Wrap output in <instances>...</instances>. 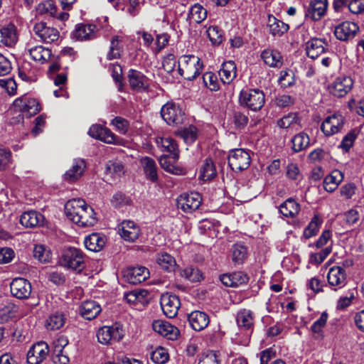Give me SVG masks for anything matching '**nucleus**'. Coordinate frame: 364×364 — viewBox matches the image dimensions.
<instances>
[{"label": "nucleus", "mask_w": 364, "mask_h": 364, "mask_svg": "<svg viewBox=\"0 0 364 364\" xmlns=\"http://www.w3.org/2000/svg\"><path fill=\"white\" fill-rule=\"evenodd\" d=\"M85 167L84 160H75L71 168L68 170L65 173V179L71 182L77 181L82 175Z\"/></svg>", "instance_id": "obj_33"}, {"label": "nucleus", "mask_w": 364, "mask_h": 364, "mask_svg": "<svg viewBox=\"0 0 364 364\" xmlns=\"http://www.w3.org/2000/svg\"><path fill=\"white\" fill-rule=\"evenodd\" d=\"M215 175L216 170L213 161L210 159H205L204 164L200 168V177L203 181H208L214 178Z\"/></svg>", "instance_id": "obj_48"}, {"label": "nucleus", "mask_w": 364, "mask_h": 364, "mask_svg": "<svg viewBox=\"0 0 364 364\" xmlns=\"http://www.w3.org/2000/svg\"><path fill=\"white\" fill-rule=\"evenodd\" d=\"M98 140H100L107 144H121L122 141H123L122 139L116 136V135L107 127L104 128Z\"/></svg>", "instance_id": "obj_56"}, {"label": "nucleus", "mask_w": 364, "mask_h": 364, "mask_svg": "<svg viewBox=\"0 0 364 364\" xmlns=\"http://www.w3.org/2000/svg\"><path fill=\"white\" fill-rule=\"evenodd\" d=\"M13 105L27 117L36 114L41 110L39 102L33 98L19 97L14 102Z\"/></svg>", "instance_id": "obj_12"}, {"label": "nucleus", "mask_w": 364, "mask_h": 364, "mask_svg": "<svg viewBox=\"0 0 364 364\" xmlns=\"http://www.w3.org/2000/svg\"><path fill=\"white\" fill-rule=\"evenodd\" d=\"M16 306L9 303L6 305H5L4 307L0 309V318L2 321H6L10 318H12L15 316V314L16 313Z\"/></svg>", "instance_id": "obj_60"}, {"label": "nucleus", "mask_w": 364, "mask_h": 364, "mask_svg": "<svg viewBox=\"0 0 364 364\" xmlns=\"http://www.w3.org/2000/svg\"><path fill=\"white\" fill-rule=\"evenodd\" d=\"M102 309L100 304L92 300L83 301L79 306V314L87 320L95 318L101 312Z\"/></svg>", "instance_id": "obj_24"}, {"label": "nucleus", "mask_w": 364, "mask_h": 364, "mask_svg": "<svg viewBox=\"0 0 364 364\" xmlns=\"http://www.w3.org/2000/svg\"><path fill=\"white\" fill-rule=\"evenodd\" d=\"M33 257L37 259L40 262L46 263L51 259V253L43 245H36L33 248Z\"/></svg>", "instance_id": "obj_49"}, {"label": "nucleus", "mask_w": 364, "mask_h": 364, "mask_svg": "<svg viewBox=\"0 0 364 364\" xmlns=\"http://www.w3.org/2000/svg\"><path fill=\"white\" fill-rule=\"evenodd\" d=\"M218 351L207 350L201 354L198 364H220Z\"/></svg>", "instance_id": "obj_55"}, {"label": "nucleus", "mask_w": 364, "mask_h": 364, "mask_svg": "<svg viewBox=\"0 0 364 364\" xmlns=\"http://www.w3.org/2000/svg\"><path fill=\"white\" fill-rule=\"evenodd\" d=\"M231 252L232 260L235 264H241L247 257V248L242 244H235Z\"/></svg>", "instance_id": "obj_40"}, {"label": "nucleus", "mask_w": 364, "mask_h": 364, "mask_svg": "<svg viewBox=\"0 0 364 364\" xmlns=\"http://www.w3.org/2000/svg\"><path fill=\"white\" fill-rule=\"evenodd\" d=\"M65 213L69 220L81 227L92 226L97 221L94 209L80 198L68 200Z\"/></svg>", "instance_id": "obj_1"}, {"label": "nucleus", "mask_w": 364, "mask_h": 364, "mask_svg": "<svg viewBox=\"0 0 364 364\" xmlns=\"http://www.w3.org/2000/svg\"><path fill=\"white\" fill-rule=\"evenodd\" d=\"M37 11L41 14H49L54 16L56 13V7L53 0H46L38 5Z\"/></svg>", "instance_id": "obj_57"}, {"label": "nucleus", "mask_w": 364, "mask_h": 364, "mask_svg": "<svg viewBox=\"0 0 364 364\" xmlns=\"http://www.w3.org/2000/svg\"><path fill=\"white\" fill-rule=\"evenodd\" d=\"M141 164L146 174V178L152 182H156L158 180L156 164L154 159L145 156L141 158Z\"/></svg>", "instance_id": "obj_34"}, {"label": "nucleus", "mask_w": 364, "mask_h": 364, "mask_svg": "<svg viewBox=\"0 0 364 364\" xmlns=\"http://www.w3.org/2000/svg\"><path fill=\"white\" fill-rule=\"evenodd\" d=\"M251 162L250 154L242 149H236L230 151L228 165L234 171H242L247 169Z\"/></svg>", "instance_id": "obj_6"}, {"label": "nucleus", "mask_w": 364, "mask_h": 364, "mask_svg": "<svg viewBox=\"0 0 364 364\" xmlns=\"http://www.w3.org/2000/svg\"><path fill=\"white\" fill-rule=\"evenodd\" d=\"M44 216L39 212L31 210L23 213L20 218V223L26 228L41 225L44 222Z\"/></svg>", "instance_id": "obj_29"}, {"label": "nucleus", "mask_w": 364, "mask_h": 364, "mask_svg": "<svg viewBox=\"0 0 364 364\" xmlns=\"http://www.w3.org/2000/svg\"><path fill=\"white\" fill-rule=\"evenodd\" d=\"M269 29L273 36H282L289 30V25L277 19L275 17L269 18Z\"/></svg>", "instance_id": "obj_42"}, {"label": "nucleus", "mask_w": 364, "mask_h": 364, "mask_svg": "<svg viewBox=\"0 0 364 364\" xmlns=\"http://www.w3.org/2000/svg\"><path fill=\"white\" fill-rule=\"evenodd\" d=\"M18 41L16 28L14 24L0 26V46L13 47Z\"/></svg>", "instance_id": "obj_21"}, {"label": "nucleus", "mask_w": 364, "mask_h": 364, "mask_svg": "<svg viewBox=\"0 0 364 364\" xmlns=\"http://www.w3.org/2000/svg\"><path fill=\"white\" fill-rule=\"evenodd\" d=\"M278 82L282 88L290 87L295 84L294 74L291 70H282Z\"/></svg>", "instance_id": "obj_51"}, {"label": "nucleus", "mask_w": 364, "mask_h": 364, "mask_svg": "<svg viewBox=\"0 0 364 364\" xmlns=\"http://www.w3.org/2000/svg\"><path fill=\"white\" fill-rule=\"evenodd\" d=\"M124 277L129 284H137L149 277V271L144 267H130L126 270Z\"/></svg>", "instance_id": "obj_20"}, {"label": "nucleus", "mask_w": 364, "mask_h": 364, "mask_svg": "<svg viewBox=\"0 0 364 364\" xmlns=\"http://www.w3.org/2000/svg\"><path fill=\"white\" fill-rule=\"evenodd\" d=\"M0 87L4 89L9 95L16 93L17 84L13 78L0 80Z\"/></svg>", "instance_id": "obj_62"}, {"label": "nucleus", "mask_w": 364, "mask_h": 364, "mask_svg": "<svg viewBox=\"0 0 364 364\" xmlns=\"http://www.w3.org/2000/svg\"><path fill=\"white\" fill-rule=\"evenodd\" d=\"M327 279L331 287L341 288L346 284V273L343 267L334 266L330 268Z\"/></svg>", "instance_id": "obj_26"}, {"label": "nucleus", "mask_w": 364, "mask_h": 364, "mask_svg": "<svg viewBox=\"0 0 364 364\" xmlns=\"http://www.w3.org/2000/svg\"><path fill=\"white\" fill-rule=\"evenodd\" d=\"M358 29L359 27L356 23L345 21L335 27L334 35L337 39L346 41L354 38Z\"/></svg>", "instance_id": "obj_15"}, {"label": "nucleus", "mask_w": 364, "mask_h": 364, "mask_svg": "<svg viewBox=\"0 0 364 364\" xmlns=\"http://www.w3.org/2000/svg\"><path fill=\"white\" fill-rule=\"evenodd\" d=\"M239 100L242 105L252 111H258L264 105V93L259 89L242 90L240 93Z\"/></svg>", "instance_id": "obj_4"}, {"label": "nucleus", "mask_w": 364, "mask_h": 364, "mask_svg": "<svg viewBox=\"0 0 364 364\" xmlns=\"http://www.w3.org/2000/svg\"><path fill=\"white\" fill-rule=\"evenodd\" d=\"M158 147L161 149L163 151H167L170 154L173 152H178V145L176 141L171 137H159L156 140Z\"/></svg>", "instance_id": "obj_43"}, {"label": "nucleus", "mask_w": 364, "mask_h": 364, "mask_svg": "<svg viewBox=\"0 0 364 364\" xmlns=\"http://www.w3.org/2000/svg\"><path fill=\"white\" fill-rule=\"evenodd\" d=\"M342 180V173L338 170H335L324 178L323 188L326 191L332 192L336 189Z\"/></svg>", "instance_id": "obj_38"}, {"label": "nucleus", "mask_w": 364, "mask_h": 364, "mask_svg": "<svg viewBox=\"0 0 364 364\" xmlns=\"http://www.w3.org/2000/svg\"><path fill=\"white\" fill-rule=\"evenodd\" d=\"M345 119L340 114H333L327 117L321 125V129L326 136H332L341 131Z\"/></svg>", "instance_id": "obj_10"}, {"label": "nucleus", "mask_w": 364, "mask_h": 364, "mask_svg": "<svg viewBox=\"0 0 364 364\" xmlns=\"http://www.w3.org/2000/svg\"><path fill=\"white\" fill-rule=\"evenodd\" d=\"M180 275L191 282H196L203 279V274L198 268L191 266L180 270Z\"/></svg>", "instance_id": "obj_46"}, {"label": "nucleus", "mask_w": 364, "mask_h": 364, "mask_svg": "<svg viewBox=\"0 0 364 364\" xmlns=\"http://www.w3.org/2000/svg\"><path fill=\"white\" fill-rule=\"evenodd\" d=\"M178 157V152H173V154L169 155H164L159 159L160 165L167 172L177 175L181 174L182 169L176 165Z\"/></svg>", "instance_id": "obj_28"}, {"label": "nucleus", "mask_w": 364, "mask_h": 364, "mask_svg": "<svg viewBox=\"0 0 364 364\" xmlns=\"http://www.w3.org/2000/svg\"><path fill=\"white\" fill-rule=\"evenodd\" d=\"M11 294L18 299H26L31 294V284L24 278H15L10 284Z\"/></svg>", "instance_id": "obj_14"}, {"label": "nucleus", "mask_w": 364, "mask_h": 364, "mask_svg": "<svg viewBox=\"0 0 364 364\" xmlns=\"http://www.w3.org/2000/svg\"><path fill=\"white\" fill-rule=\"evenodd\" d=\"M85 247L92 252L100 251L105 245V239L97 233H92L85 237Z\"/></svg>", "instance_id": "obj_36"}, {"label": "nucleus", "mask_w": 364, "mask_h": 364, "mask_svg": "<svg viewBox=\"0 0 364 364\" xmlns=\"http://www.w3.org/2000/svg\"><path fill=\"white\" fill-rule=\"evenodd\" d=\"M119 232L124 240L133 242L139 238L141 231L134 221L124 220L121 223Z\"/></svg>", "instance_id": "obj_18"}, {"label": "nucleus", "mask_w": 364, "mask_h": 364, "mask_svg": "<svg viewBox=\"0 0 364 364\" xmlns=\"http://www.w3.org/2000/svg\"><path fill=\"white\" fill-rule=\"evenodd\" d=\"M353 85V80L350 76L341 75L329 84L328 89L332 95L343 97L352 90Z\"/></svg>", "instance_id": "obj_7"}, {"label": "nucleus", "mask_w": 364, "mask_h": 364, "mask_svg": "<svg viewBox=\"0 0 364 364\" xmlns=\"http://www.w3.org/2000/svg\"><path fill=\"white\" fill-rule=\"evenodd\" d=\"M207 34L213 44L219 45L222 43L223 39V31L218 27L210 26L207 30Z\"/></svg>", "instance_id": "obj_59"}, {"label": "nucleus", "mask_w": 364, "mask_h": 364, "mask_svg": "<svg viewBox=\"0 0 364 364\" xmlns=\"http://www.w3.org/2000/svg\"><path fill=\"white\" fill-rule=\"evenodd\" d=\"M147 294L148 291L146 290H134L125 294L124 299L129 304H137L142 303Z\"/></svg>", "instance_id": "obj_52"}, {"label": "nucleus", "mask_w": 364, "mask_h": 364, "mask_svg": "<svg viewBox=\"0 0 364 364\" xmlns=\"http://www.w3.org/2000/svg\"><path fill=\"white\" fill-rule=\"evenodd\" d=\"M322 223V220L318 215H314L309 223L308 226L304 229V237L309 239L316 235Z\"/></svg>", "instance_id": "obj_50"}, {"label": "nucleus", "mask_w": 364, "mask_h": 364, "mask_svg": "<svg viewBox=\"0 0 364 364\" xmlns=\"http://www.w3.org/2000/svg\"><path fill=\"white\" fill-rule=\"evenodd\" d=\"M297 114L296 113H289L283 117L277 122V125L282 129H287L292 124L297 122Z\"/></svg>", "instance_id": "obj_64"}, {"label": "nucleus", "mask_w": 364, "mask_h": 364, "mask_svg": "<svg viewBox=\"0 0 364 364\" xmlns=\"http://www.w3.org/2000/svg\"><path fill=\"white\" fill-rule=\"evenodd\" d=\"M327 7V0H311L305 16L318 21L326 14Z\"/></svg>", "instance_id": "obj_23"}, {"label": "nucleus", "mask_w": 364, "mask_h": 364, "mask_svg": "<svg viewBox=\"0 0 364 364\" xmlns=\"http://www.w3.org/2000/svg\"><path fill=\"white\" fill-rule=\"evenodd\" d=\"M203 82L207 87L210 90L216 91L219 90V82L217 76L212 72H207L203 75Z\"/></svg>", "instance_id": "obj_58"}, {"label": "nucleus", "mask_w": 364, "mask_h": 364, "mask_svg": "<svg viewBox=\"0 0 364 364\" xmlns=\"http://www.w3.org/2000/svg\"><path fill=\"white\" fill-rule=\"evenodd\" d=\"M181 136L186 143L191 144L197 138V129L194 126H190L181 132Z\"/></svg>", "instance_id": "obj_63"}, {"label": "nucleus", "mask_w": 364, "mask_h": 364, "mask_svg": "<svg viewBox=\"0 0 364 364\" xmlns=\"http://www.w3.org/2000/svg\"><path fill=\"white\" fill-rule=\"evenodd\" d=\"M160 304L164 315L172 318L177 315L181 302L176 295L165 293L161 296Z\"/></svg>", "instance_id": "obj_9"}, {"label": "nucleus", "mask_w": 364, "mask_h": 364, "mask_svg": "<svg viewBox=\"0 0 364 364\" xmlns=\"http://www.w3.org/2000/svg\"><path fill=\"white\" fill-rule=\"evenodd\" d=\"M111 124L114 126L117 130L123 134H126L129 128V121L121 117H114L112 120Z\"/></svg>", "instance_id": "obj_61"}, {"label": "nucleus", "mask_w": 364, "mask_h": 364, "mask_svg": "<svg viewBox=\"0 0 364 364\" xmlns=\"http://www.w3.org/2000/svg\"><path fill=\"white\" fill-rule=\"evenodd\" d=\"M189 18L197 23L202 22L207 17V11L198 4L191 6L189 13Z\"/></svg>", "instance_id": "obj_47"}, {"label": "nucleus", "mask_w": 364, "mask_h": 364, "mask_svg": "<svg viewBox=\"0 0 364 364\" xmlns=\"http://www.w3.org/2000/svg\"><path fill=\"white\" fill-rule=\"evenodd\" d=\"M261 58L264 63L270 67L279 68L283 64L281 53L276 50L266 49L261 53Z\"/></svg>", "instance_id": "obj_30"}, {"label": "nucleus", "mask_w": 364, "mask_h": 364, "mask_svg": "<svg viewBox=\"0 0 364 364\" xmlns=\"http://www.w3.org/2000/svg\"><path fill=\"white\" fill-rule=\"evenodd\" d=\"M156 262L164 270L171 272H174L176 267V259L168 253H162L158 255Z\"/></svg>", "instance_id": "obj_41"}, {"label": "nucleus", "mask_w": 364, "mask_h": 364, "mask_svg": "<svg viewBox=\"0 0 364 364\" xmlns=\"http://www.w3.org/2000/svg\"><path fill=\"white\" fill-rule=\"evenodd\" d=\"M309 137L304 132L299 133L291 139V148L294 151L299 152L309 146Z\"/></svg>", "instance_id": "obj_45"}, {"label": "nucleus", "mask_w": 364, "mask_h": 364, "mask_svg": "<svg viewBox=\"0 0 364 364\" xmlns=\"http://www.w3.org/2000/svg\"><path fill=\"white\" fill-rule=\"evenodd\" d=\"M127 77L129 85L133 90L142 91L148 88V79L140 71L134 69H130L129 70Z\"/></svg>", "instance_id": "obj_22"}, {"label": "nucleus", "mask_w": 364, "mask_h": 364, "mask_svg": "<svg viewBox=\"0 0 364 364\" xmlns=\"http://www.w3.org/2000/svg\"><path fill=\"white\" fill-rule=\"evenodd\" d=\"M154 331L168 340H176L179 336V330L170 323L157 320L152 323Z\"/></svg>", "instance_id": "obj_16"}, {"label": "nucleus", "mask_w": 364, "mask_h": 364, "mask_svg": "<svg viewBox=\"0 0 364 364\" xmlns=\"http://www.w3.org/2000/svg\"><path fill=\"white\" fill-rule=\"evenodd\" d=\"M300 210V205L294 199L289 198L280 205L279 211L287 218H294Z\"/></svg>", "instance_id": "obj_37"}, {"label": "nucleus", "mask_w": 364, "mask_h": 364, "mask_svg": "<svg viewBox=\"0 0 364 364\" xmlns=\"http://www.w3.org/2000/svg\"><path fill=\"white\" fill-rule=\"evenodd\" d=\"M31 58L36 61L43 63L50 58L51 55L50 50L45 48L42 46H35L28 50Z\"/></svg>", "instance_id": "obj_44"}, {"label": "nucleus", "mask_w": 364, "mask_h": 364, "mask_svg": "<svg viewBox=\"0 0 364 364\" xmlns=\"http://www.w3.org/2000/svg\"><path fill=\"white\" fill-rule=\"evenodd\" d=\"M220 80L223 83L231 82L237 75V68L235 63L232 61H228L222 65V68L219 71Z\"/></svg>", "instance_id": "obj_32"}, {"label": "nucleus", "mask_w": 364, "mask_h": 364, "mask_svg": "<svg viewBox=\"0 0 364 364\" xmlns=\"http://www.w3.org/2000/svg\"><path fill=\"white\" fill-rule=\"evenodd\" d=\"M97 337L100 343L111 344L112 341H119L123 338L122 329L119 327L103 326L97 331Z\"/></svg>", "instance_id": "obj_13"}, {"label": "nucleus", "mask_w": 364, "mask_h": 364, "mask_svg": "<svg viewBox=\"0 0 364 364\" xmlns=\"http://www.w3.org/2000/svg\"><path fill=\"white\" fill-rule=\"evenodd\" d=\"M122 39L118 36H114L112 37L109 51L107 55V58L109 60H112L113 59L120 58L122 56V53L123 51V47L121 45Z\"/></svg>", "instance_id": "obj_39"}, {"label": "nucleus", "mask_w": 364, "mask_h": 364, "mask_svg": "<svg viewBox=\"0 0 364 364\" xmlns=\"http://www.w3.org/2000/svg\"><path fill=\"white\" fill-rule=\"evenodd\" d=\"M66 321L65 315L61 311H55L51 314L46 321V327L48 330H58L62 328Z\"/></svg>", "instance_id": "obj_35"}, {"label": "nucleus", "mask_w": 364, "mask_h": 364, "mask_svg": "<svg viewBox=\"0 0 364 364\" xmlns=\"http://www.w3.org/2000/svg\"><path fill=\"white\" fill-rule=\"evenodd\" d=\"M201 202V196L197 192L183 193L176 200L177 207L186 213H192L197 210Z\"/></svg>", "instance_id": "obj_8"}, {"label": "nucleus", "mask_w": 364, "mask_h": 364, "mask_svg": "<svg viewBox=\"0 0 364 364\" xmlns=\"http://www.w3.org/2000/svg\"><path fill=\"white\" fill-rule=\"evenodd\" d=\"M59 263L63 267L81 272L85 268V255L75 247H68L63 250Z\"/></svg>", "instance_id": "obj_2"}, {"label": "nucleus", "mask_w": 364, "mask_h": 364, "mask_svg": "<svg viewBox=\"0 0 364 364\" xmlns=\"http://www.w3.org/2000/svg\"><path fill=\"white\" fill-rule=\"evenodd\" d=\"M35 33L46 43H52L59 38V32L53 27H48L44 22L36 23L33 27Z\"/></svg>", "instance_id": "obj_17"}, {"label": "nucleus", "mask_w": 364, "mask_h": 364, "mask_svg": "<svg viewBox=\"0 0 364 364\" xmlns=\"http://www.w3.org/2000/svg\"><path fill=\"white\" fill-rule=\"evenodd\" d=\"M236 321L240 328L244 330L252 329L254 326L252 311L245 309L239 311L237 314Z\"/></svg>", "instance_id": "obj_31"}, {"label": "nucleus", "mask_w": 364, "mask_h": 364, "mask_svg": "<svg viewBox=\"0 0 364 364\" xmlns=\"http://www.w3.org/2000/svg\"><path fill=\"white\" fill-rule=\"evenodd\" d=\"M49 353L48 345L44 341L33 344L27 353L28 364H40L47 358Z\"/></svg>", "instance_id": "obj_11"}, {"label": "nucleus", "mask_w": 364, "mask_h": 364, "mask_svg": "<svg viewBox=\"0 0 364 364\" xmlns=\"http://www.w3.org/2000/svg\"><path fill=\"white\" fill-rule=\"evenodd\" d=\"M167 350L163 347H157L151 355V360L156 364H164L168 360Z\"/></svg>", "instance_id": "obj_53"}, {"label": "nucleus", "mask_w": 364, "mask_h": 364, "mask_svg": "<svg viewBox=\"0 0 364 364\" xmlns=\"http://www.w3.org/2000/svg\"><path fill=\"white\" fill-rule=\"evenodd\" d=\"M203 69L200 59L194 55H183L178 61L179 74L188 80H193L198 76Z\"/></svg>", "instance_id": "obj_3"}, {"label": "nucleus", "mask_w": 364, "mask_h": 364, "mask_svg": "<svg viewBox=\"0 0 364 364\" xmlns=\"http://www.w3.org/2000/svg\"><path fill=\"white\" fill-rule=\"evenodd\" d=\"M328 47L327 43L321 38H311L306 45L307 55L312 58H316L323 53Z\"/></svg>", "instance_id": "obj_27"}, {"label": "nucleus", "mask_w": 364, "mask_h": 364, "mask_svg": "<svg viewBox=\"0 0 364 364\" xmlns=\"http://www.w3.org/2000/svg\"><path fill=\"white\" fill-rule=\"evenodd\" d=\"M109 69L112 73V77L114 82L117 84L118 90L121 91L123 87V77H122V68L117 63H111Z\"/></svg>", "instance_id": "obj_54"}, {"label": "nucleus", "mask_w": 364, "mask_h": 364, "mask_svg": "<svg viewBox=\"0 0 364 364\" xmlns=\"http://www.w3.org/2000/svg\"><path fill=\"white\" fill-rule=\"evenodd\" d=\"M188 320L191 328L198 331L206 328L210 322L208 315L200 311H192L188 314Z\"/></svg>", "instance_id": "obj_25"}, {"label": "nucleus", "mask_w": 364, "mask_h": 364, "mask_svg": "<svg viewBox=\"0 0 364 364\" xmlns=\"http://www.w3.org/2000/svg\"><path fill=\"white\" fill-rule=\"evenodd\" d=\"M97 33L95 25L80 23L75 26L73 38L78 41H90L97 37Z\"/></svg>", "instance_id": "obj_19"}, {"label": "nucleus", "mask_w": 364, "mask_h": 364, "mask_svg": "<svg viewBox=\"0 0 364 364\" xmlns=\"http://www.w3.org/2000/svg\"><path fill=\"white\" fill-rule=\"evenodd\" d=\"M164 120L171 126H177L183 122L185 113L180 106L175 102H168L161 109Z\"/></svg>", "instance_id": "obj_5"}]
</instances>
